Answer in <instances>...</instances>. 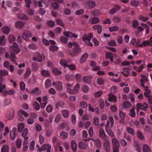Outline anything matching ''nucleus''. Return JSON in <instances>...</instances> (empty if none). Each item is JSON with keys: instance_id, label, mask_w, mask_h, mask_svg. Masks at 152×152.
Segmentation results:
<instances>
[{"instance_id": "f257e3e1", "label": "nucleus", "mask_w": 152, "mask_h": 152, "mask_svg": "<svg viewBox=\"0 0 152 152\" xmlns=\"http://www.w3.org/2000/svg\"><path fill=\"white\" fill-rule=\"evenodd\" d=\"M10 51L11 53L10 57L11 61L15 63V56L14 54H17L19 53L20 52V49L19 48L18 45L16 43H14L12 45L10 46Z\"/></svg>"}, {"instance_id": "f03ea898", "label": "nucleus", "mask_w": 152, "mask_h": 152, "mask_svg": "<svg viewBox=\"0 0 152 152\" xmlns=\"http://www.w3.org/2000/svg\"><path fill=\"white\" fill-rule=\"evenodd\" d=\"M93 36V34L91 33L85 35L83 37L82 40L86 44L90 46H92L93 44L90 41Z\"/></svg>"}, {"instance_id": "7ed1b4c3", "label": "nucleus", "mask_w": 152, "mask_h": 152, "mask_svg": "<svg viewBox=\"0 0 152 152\" xmlns=\"http://www.w3.org/2000/svg\"><path fill=\"white\" fill-rule=\"evenodd\" d=\"M73 45L75 48H73L72 52H70L69 54L72 56H74L76 54L81 52V49L78 46V44L76 42H73Z\"/></svg>"}, {"instance_id": "20e7f679", "label": "nucleus", "mask_w": 152, "mask_h": 152, "mask_svg": "<svg viewBox=\"0 0 152 152\" xmlns=\"http://www.w3.org/2000/svg\"><path fill=\"white\" fill-rule=\"evenodd\" d=\"M110 121H108L106 126V130L107 133H111L112 132L110 130V128L112 127L114 124V119L113 117L110 116L109 118Z\"/></svg>"}, {"instance_id": "39448f33", "label": "nucleus", "mask_w": 152, "mask_h": 152, "mask_svg": "<svg viewBox=\"0 0 152 152\" xmlns=\"http://www.w3.org/2000/svg\"><path fill=\"white\" fill-rule=\"evenodd\" d=\"M22 136L25 139L23 143V151H26L28 148V142L27 140L28 139L29 137L27 136V134H21Z\"/></svg>"}, {"instance_id": "423d86ee", "label": "nucleus", "mask_w": 152, "mask_h": 152, "mask_svg": "<svg viewBox=\"0 0 152 152\" xmlns=\"http://www.w3.org/2000/svg\"><path fill=\"white\" fill-rule=\"evenodd\" d=\"M141 77L142 78L140 79V82L141 83V86L143 88H145L146 90L148 87L146 85V83L148 82V79L146 76L144 75H142Z\"/></svg>"}, {"instance_id": "0eeeda50", "label": "nucleus", "mask_w": 152, "mask_h": 152, "mask_svg": "<svg viewBox=\"0 0 152 152\" xmlns=\"http://www.w3.org/2000/svg\"><path fill=\"white\" fill-rule=\"evenodd\" d=\"M112 142L113 145V152H119L118 148L119 144L118 140L116 139L113 138Z\"/></svg>"}, {"instance_id": "6e6552de", "label": "nucleus", "mask_w": 152, "mask_h": 152, "mask_svg": "<svg viewBox=\"0 0 152 152\" xmlns=\"http://www.w3.org/2000/svg\"><path fill=\"white\" fill-rule=\"evenodd\" d=\"M121 7L119 5H115L110 10V13L111 14H114L120 10Z\"/></svg>"}, {"instance_id": "1a4fd4ad", "label": "nucleus", "mask_w": 152, "mask_h": 152, "mask_svg": "<svg viewBox=\"0 0 152 152\" xmlns=\"http://www.w3.org/2000/svg\"><path fill=\"white\" fill-rule=\"evenodd\" d=\"M109 97L108 99L110 102H114L117 101V97L111 93L108 94Z\"/></svg>"}, {"instance_id": "9d476101", "label": "nucleus", "mask_w": 152, "mask_h": 152, "mask_svg": "<svg viewBox=\"0 0 152 152\" xmlns=\"http://www.w3.org/2000/svg\"><path fill=\"white\" fill-rule=\"evenodd\" d=\"M110 146V142L107 139L105 140L104 142V147L107 152H109Z\"/></svg>"}, {"instance_id": "9b49d317", "label": "nucleus", "mask_w": 152, "mask_h": 152, "mask_svg": "<svg viewBox=\"0 0 152 152\" xmlns=\"http://www.w3.org/2000/svg\"><path fill=\"white\" fill-rule=\"evenodd\" d=\"M32 35L31 32L27 31L23 33L22 34V36L24 39L26 40H27L28 38L32 37Z\"/></svg>"}, {"instance_id": "f8f14e48", "label": "nucleus", "mask_w": 152, "mask_h": 152, "mask_svg": "<svg viewBox=\"0 0 152 152\" xmlns=\"http://www.w3.org/2000/svg\"><path fill=\"white\" fill-rule=\"evenodd\" d=\"M15 93V91L14 89H11L9 90H5L3 92V94L6 96L7 95H14Z\"/></svg>"}, {"instance_id": "ddd939ff", "label": "nucleus", "mask_w": 152, "mask_h": 152, "mask_svg": "<svg viewBox=\"0 0 152 152\" xmlns=\"http://www.w3.org/2000/svg\"><path fill=\"white\" fill-rule=\"evenodd\" d=\"M95 4V2L93 1H88L86 3V7L88 8L89 9L94 7Z\"/></svg>"}, {"instance_id": "4468645a", "label": "nucleus", "mask_w": 152, "mask_h": 152, "mask_svg": "<svg viewBox=\"0 0 152 152\" xmlns=\"http://www.w3.org/2000/svg\"><path fill=\"white\" fill-rule=\"evenodd\" d=\"M92 78V76H85L83 77V81L86 83L90 84L91 83V80Z\"/></svg>"}, {"instance_id": "2eb2a0df", "label": "nucleus", "mask_w": 152, "mask_h": 152, "mask_svg": "<svg viewBox=\"0 0 152 152\" xmlns=\"http://www.w3.org/2000/svg\"><path fill=\"white\" fill-rule=\"evenodd\" d=\"M63 34L65 36L68 37H73L76 38L77 37V35L73 34L72 33L69 31H64L63 32Z\"/></svg>"}, {"instance_id": "dca6fc26", "label": "nucleus", "mask_w": 152, "mask_h": 152, "mask_svg": "<svg viewBox=\"0 0 152 152\" xmlns=\"http://www.w3.org/2000/svg\"><path fill=\"white\" fill-rule=\"evenodd\" d=\"M48 98L46 96H44L42 98L43 102L40 103L42 108H44L48 103Z\"/></svg>"}, {"instance_id": "f3484780", "label": "nucleus", "mask_w": 152, "mask_h": 152, "mask_svg": "<svg viewBox=\"0 0 152 152\" xmlns=\"http://www.w3.org/2000/svg\"><path fill=\"white\" fill-rule=\"evenodd\" d=\"M24 25V23L22 21H18L16 22L15 24V26L18 28H22Z\"/></svg>"}, {"instance_id": "a211bd4d", "label": "nucleus", "mask_w": 152, "mask_h": 152, "mask_svg": "<svg viewBox=\"0 0 152 152\" xmlns=\"http://www.w3.org/2000/svg\"><path fill=\"white\" fill-rule=\"evenodd\" d=\"M2 32L5 34H8L10 31V28L7 26H4L2 28Z\"/></svg>"}, {"instance_id": "6ab92c4d", "label": "nucleus", "mask_w": 152, "mask_h": 152, "mask_svg": "<svg viewBox=\"0 0 152 152\" xmlns=\"http://www.w3.org/2000/svg\"><path fill=\"white\" fill-rule=\"evenodd\" d=\"M41 91L39 90V88L37 87L34 89L30 91V93L31 94H36L39 95L41 94Z\"/></svg>"}, {"instance_id": "aec40b11", "label": "nucleus", "mask_w": 152, "mask_h": 152, "mask_svg": "<svg viewBox=\"0 0 152 152\" xmlns=\"http://www.w3.org/2000/svg\"><path fill=\"white\" fill-rule=\"evenodd\" d=\"M35 56L37 58V61L39 62H42L43 59V57L38 52H36L35 54Z\"/></svg>"}, {"instance_id": "412c9836", "label": "nucleus", "mask_w": 152, "mask_h": 152, "mask_svg": "<svg viewBox=\"0 0 152 152\" xmlns=\"http://www.w3.org/2000/svg\"><path fill=\"white\" fill-rule=\"evenodd\" d=\"M132 106V104L129 102L126 101L123 103V107L124 109H128L131 108Z\"/></svg>"}, {"instance_id": "4be33fe9", "label": "nucleus", "mask_w": 152, "mask_h": 152, "mask_svg": "<svg viewBox=\"0 0 152 152\" xmlns=\"http://www.w3.org/2000/svg\"><path fill=\"white\" fill-rule=\"evenodd\" d=\"M71 147L74 152H76L77 147L76 142L74 140H72L71 143Z\"/></svg>"}, {"instance_id": "5701e85b", "label": "nucleus", "mask_w": 152, "mask_h": 152, "mask_svg": "<svg viewBox=\"0 0 152 152\" xmlns=\"http://www.w3.org/2000/svg\"><path fill=\"white\" fill-rule=\"evenodd\" d=\"M18 17L21 20H28V16L24 14L20 13L19 14Z\"/></svg>"}, {"instance_id": "b1692460", "label": "nucleus", "mask_w": 152, "mask_h": 152, "mask_svg": "<svg viewBox=\"0 0 152 152\" xmlns=\"http://www.w3.org/2000/svg\"><path fill=\"white\" fill-rule=\"evenodd\" d=\"M62 115L65 118H67L69 117V110H64L61 111Z\"/></svg>"}, {"instance_id": "393cba45", "label": "nucleus", "mask_w": 152, "mask_h": 152, "mask_svg": "<svg viewBox=\"0 0 152 152\" xmlns=\"http://www.w3.org/2000/svg\"><path fill=\"white\" fill-rule=\"evenodd\" d=\"M64 105V103L63 101H60L56 103V109L62 107Z\"/></svg>"}, {"instance_id": "a878e982", "label": "nucleus", "mask_w": 152, "mask_h": 152, "mask_svg": "<svg viewBox=\"0 0 152 152\" xmlns=\"http://www.w3.org/2000/svg\"><path fill=\"white\" fill-rule=\"evenodd\" d=\"M136 109H137V112H138L140 110H144V111H146V110L143 108L142 107V104L140 103H138L136 104Z\"/></svg>"}, {"instance_id": "bb28decb", "label": "nucleus", "mask_w": 152, "mask_h": 152, "mask_svg": "<svg viewBox=\"0 0 152 152\" xmlns=\"http://www.w3.org/2000/svg\"><path fill=\"white\" fill-rule=\"evenodd\" d=\"M88 57V54L86 53L84 54L81 58L80 61L81 63H83L85 61Z\"/></svg>"}, {"instance_id": "cd10ccee", "label": "nucleus", "mask_w": 152, "mask_h": 152, "mask_svg": "<svg viewBox=\"0 0 152 152\" xmlns=\"http://www.w3.org/2000/svg\"><path fill=\"white\" fill-rule=\"evenodd\" d=\"M68 62L65 59H62L60 60L59 62L60 64L62 66H64V68H65L67 66L68 63Z\"/></svg>"}, {"instance_id": "c85d7f7f", "label": "nucleus", "mask_w": 152, "mask_h": 152, "mask_svg": "<svg viewBox=\"0 0 152 152\" xmlns=\"http://www.w3.org/2000/svg\"><path fill=\"white\" fill-rule=\"evenodd\" d=\"M18 114L20 116L23 115L25 117H27L28 116V113L22 110H19L18 112Z\"/></svg>"}, {"instance_id": "c756f323", "label": "nucleus", "mask_w": 152, "mask_h": 152, "mask_svg": "<svg viewBox=\"0 0 152 152\" xmlns=\"http://www.w3.org/2000/svg\"><path fill=\"white\" fill-rule=\"evenodd\" d=\"M25 127V125L23 123H20L18 125V129L19 132L21 133L23 132V129Z\"/></svg>"}, {"instance_id": "7c9ffc66", "label": "nucleus", "mask_w": 152, "mask_h": 152, "mask_svg": "<svg viewBox=\"0 0 152 152\" xmlns=\"http://www.w3.org/2000/svg\"><path fill=\"white\" fill-rule=\"evenodd\" d=\"M79 146L81 149H86L88 146L87 145L83 142H80L79 144Z\"/></svg>"}, {"instance_id": "2f4dec72", "label": "nucleus", "mask_w": 152, "mask_h": 152, "mask_svg": "<svg viewBox=\"0 0 152 152\" xmlns=\"http://www.w3.org/2000/svg\"><path fill=\"white\" fill-rule=\"evenodd\" d=\"M129 115L131 117H134L136 116V113L135 111V108L133 107L130 111Z\"/></svg>"}, {"instance_id": "473e14b6", "label": "nucleus", "mask_w": 152, "mask_h": 152, "mask_svg": "<svg viewBox=\"0 0 152 152\" xmlns=\"http://www.w3.org/2000/svg\"><path fill=\"white\" fill-rule=\"evenodd\" d=\"M56 88L57 90L61 91L62 88V84L61 82L60 81L56 83Z\"/></svg>"}, {"instance_id": "72a5a7b5", "label": "nucleus", "mask_w": 152, "mask_h": 152, "mask_svg": "<svg viewBox=\"0 0 152 152\" xmlns=\"http://www.w3.org/2000/svg\"><path fill=\"white\" fill-rule=\"evenodd\" d=\"M131 4L133 6L137 7L140 5V2L136 0H133L131 1Z\"/></svg>"}, {"instance_id": "f704fd0d", "label": "nucleus", "mask_w": 152, "mask_h": 152, "mask_svg": "<svg viewBox=\"0 0 152 152\" xmlns=\"http://www.w3.org/2000/svg\"><path fill=\"white\" fill-rule=\"evenodd\" d=\"M31 72V70L30 69L28 68L26 70V72L24 75V78L27 79L29 77Z\"/></svg>"}, {"instance_id": "c9c22d12", "label": "nucleus", "mask_w": 152, "mask_h": 152, "mask_svg": "<svg viewBox=\"0 0 152 152\" xmlns=\"http://www.w3.org/2000/svg\"><path fill=\"white\" fill-rule=\"evenodd\" d=\"M143 88V89L145 91L144 93L145 95L147 97H151L150 94L151 92V91L150 90L148 89V88H147L146 90L145 89V88Z\"/></svg>"}, {"instance_id": "e433bc0d", "label": "nucleus", "mask_w": 152, "mask_h": 152, "mask_svg": "<svg viewBox=\"0 0 152 152\" xmlns=\"http://www.w3.org/2000/svg\"><path fill=\"white\" fill-rule=\"evenodd\" d=\"M41 74L44 77H48L50 76V73L48 71L43 70L41 72Z\"/></svg>"}, {"instance_id": "4c0bfd02", "label": "nucleus", "mask_w": 152, "mask_h": 152, "mask_svg": "<svg viewBox=\"0 0 152 152\" xmlns=\"http://www.w3.org/2000/svg\"><path fill=\"white\" fill-rule=\"evenodd\" d=\"M99 102L100 108L101 109H103L105 105L103 100L102 99H100L99 100Z\"/></svg>"}, {"instance_id": "58836bf2", "label": "nucleus", "mask_w": 152, "mask_h": 152, "mask_svg": "<svg viewBox=\"0 0 152 152\" xmlns=\"http://www.w3.org/2000/svg\"><path fill=\"white\" fill-rule=\"evenodd\" d=\"M109 31L111 32L115 31H118L119 28L118 26H114L109 27Z\"/></svg>"}, {"instance_id": "ea45409f", "label": "nucleus", "mask_w": 152, "mask_h": 152, "mask_svg": "<svg viewBox=\"0 0 152 152\" xmlns=\"http://www.w3.org/2000/svg\"><path fill=\"white\" fill-rule=\"evenodd\" d=\"M143 149L144 152H151L150 148L146 144L143 145Z\"/></svg>"}, {"instance_id": "a19ab883", "label": "nucleus", "mask_w": 152, "mask_h": 152, "mask_svg": "<svg viewBox=\"0 0 152 152\" xmlns=\"http://www.w3.org/2000/svg\"><path fill=\"white\" fill-rule=\"evenodd\" d=\"M45 87L46 88H48L51 85V80L49 79H47L45 82Z\"/></svg>"}, {"instance_id": "79ce46f5", "label": "nucleus", "mask_w": 152, "mask_h": 152, "mask_svg": "<svg viewBox=\"0 0 152 152\" xmlns=\"http://www.w3.org/2000/svg\"><path fill=\"white\" fill-rule=\"evenodd\" d=\"M9 149L8 145H4L1 148V152H8Z\"/></svg>"}, {"instance_id": "37998d69", "label": "nucleus", "mask_w": 152, "mask_h": 152, "mask_svg": "<svg viewBox=\"0 0 152 152\" xmlns=\"http://www.w3.org/2000/svg\"><path fill=\"white\" fill-rule=\"evenodd\" d=\"M102 93L103 92L102 91L95 92L94 93V96L96 98H98L102 95Z\"/></svg>"}, {"instance_id": "c03bdc74", "label": "nucleus", "mask_w": 152, "mask_h": 152, "mask_svg": "<svg viewBox=\"0 0 152 152\" xmlns=\"http://www.w3.org/2000/svg\"><path fill=\"white\" fill-rule=\"evenodd\" d=\"M33 106L36 110H39L40 108L39 104L36 102H34L33 103Z\"/></svg>"}, {"instance_id": "a18cd8bd", "label": "nucleus", "mask_w": 152, "mask_h": 152, "mask_svg": "<svg viewBox=\"0 0 152 152\" xmlns=\"http://www.w3.org/2000/svg\"><path fill=\"white\" fill-rule=\"evenodd\" d=\"M148 45H150L149 42L148 41H145L141 43V45L140 46V47L143 48Z\"/></svg>"}, {"instance_id": "49530a36", "label": "nucleus", "mask_w": 152, "mask_h": 152, "mask_svg": "<svg viewBox=\"0 0 152 152\" xmlns=\"http://www.w3.org/2000/svg\"><path fill=\"white\" fill-rule=\"evenodd\" d=\"M28 47L30 49L33 50H36L38 48L37 46L36 45L34 44H29L28 45Z\"/></svg>"}, {"instance_id": "de8ad7c7", "label": "nucleus", "mask_w": 152, "mask_h": 152, "mask_svg": "<svg viewBox=\"0 0 152 152\" xmlns=\"http://www.w3.org/2000/svg\"><path fill=\"white\" fill-rule=\"evenodd\" d=\"M138 19L140 20L145 22L148 20V18L147 17L144 16L143 15H141L139 17Z\"/></svg>"}, {"instance_id": "09e8293b", "label": "nucleus", "mask_w": 152, "mask_h": 152, "mask_svg": "<svg viewBox=\"0 0 152 152\" xmlns=\"http://www.w3.org/2000/svg\"><path fill=\"white\" fill-rule=\"evenodd\" d=\"M42 148L44 150H49L51 148V146L48 144H44L42 145Z\"/></svg>"}, {"instance_id": "8fccbe9b", "label": "nucleus", "mask_w": 152, "mask_h": 152, "mask_svg": "<svg viewBox=\"0 0 152 152\" xmlns=\"http://www.w3.org/2000/svg\"><path fill=\"white\" fill-rule=\"evenodd\" d=\"M71 6L72 8L74 9H78L79 7V4L76 1L72 3Z\"/></svg>"}, {"instance_id": "3c124183", "label": "nucleus", "mask_w": 152, "mask_h": 152, "mask_svg": "<svg viewBox=\"0 0 152 152\" xmlns=\"http://www.w3.org/2000/svg\"><path fill=\"white\" fill-rule=\"evenodd\" d=\"M61 115L60 114H57L55 117L54 121L57 123L58 122L61 118Z\"/></svg>"}, {"instance_id": "603ef678", "label": "nucleus", "mask_w": 152, "mask_h": 152, "mask_svg": "<svg viewBox=\"0 0 152 152\" xmlns=\"http://www.w3.org/2000/svg\"><path fill=\"white\" fill-rule=\"evenodd\" d=\"M22 141L20 139H18L16 141V146L18 148H20L21 145Z\"/></svg>"}, {"instance_id": "864d4df0", "label": "nucleus", "mask_w": 152, "mask_h": 152, "mask_svg": "<svg viewBox=\"0 0 152 152\" xmlns=\"http://www.w3.org/2000/svg\"><path fill=\"white\" fill-rule=\"evenodd\" d=\"M14 116V112H12V113L8 114L7 116V117L9 120H11L13 119Z\"/></svg>"}, {"instance_id": "5fc2aeb1", "label": "nucleus", "mask_w": 152, "mask_h": 152, "mask_svg": "<svg viewBox=\"0 0 152 152\" xmlns=\"http://www.w3.org/2000/svg\"><path fill=\"white\" fill-rule=\"evenodd\" d=\"M80 85L79 84H76L73 90L75 94L77 93L79 90Z\"/></svg>"}, {"instance_id": "6e6d98bb", "label": "nucleus", "mask_w": 152, "mask_h": 152, "mask_svg": "<svg viewBox=\"0 0 152 152\" xmlns=\"http://www.w3.org/2000/svg\"><path fill=\"white\" fill-rule=\"evenodd\" d=\"M108 44L110 46H114L116 45L117 43L115 40H112L108 43Z\"/></svg>"}, {"instance_id": "4d7b16f0", "label": "nucleus", "mask_w": 152, "mask_h": 152, "mask_svg": "<svg viewBox=\"0 0 152 152\" xmlns=\"http://www.w3.org/2000/svg\"><path fill=\"white\" fill-rule=\"evenodd\" d=\"M80 105L81 107L83 108H86L87 107V103L84 101L80 102Z\"/></svg>"}, {"instance_id": "13d9d810", "label": "nucleus", "mask_w": 152, "mask_h": 152, "mask_svg": "<svg viewBox=\"0 0 152 152\" xmlns=\"http://www.w3.org/2000/svg\"><path fill=\"white\" fill-rule=\"evenodd\" d=\"M66 67H67L69 69L72 70H74L76 69L75 66L73 64L67 65Z\"/></svg>"}, {"instance_id": "bf43d9fd", "label": "nucleus", "mask_w": 152, "mask_h": 152, "mask_svg": "<svg viewBox=\"0 0 152 152\" xmlns=\"http://www.w3.org/2000/svg\"><path fill=\"white\" fill-rule=\"evenodd\" d=\"M0 75L2 76H7L8 75V72L5 70H0Z\"/></svg>"}, {"instance_id": "052dcab7", "label": "nucleus", "mask_w": 152, "mask_h": 152, "mask_svg": "<svg viewBox=\"0 0 152 152\" xmlns=\"http://www.w3.org/2000/svg\"><path fill=\"white\" fill-rule=\"evenodd\" d=\"M82 91L85 93H87L89 91V88L86 85H83L82 87Z\"/></svg>"}, {"instance_id": "680f3d73", "label": "nucleus", "mask_w": 152, "mask_h": 152, "mask_svg": "<svg viewBox=\"0 0 152 152\" xmlns=\"http://www.w3.org/2000/svg\"><path fill=\"white\" fill-rule=\"evenodd\" d=\"M113 20L115 23H119L121 21V18L118 17H114L113 18Z\"/></svg>"}, {"instance_id": "e2e57ef3", "label": "nucleus", "mask_w": 152, "mask_h": 152, "mask_svg": "<svg viewBox=\"0 0 152 152\" xmlns=\"http://www.w3.org/2000/svg\"><path fill=\"white\" fill-rule=\"evenodd\" d=\"M53 72L56 75H58L61 74V72L58 69L56 68H54L53 69Z\"/></svg>"}, {"instance_id": "0e129e2a", "label": "nucleus", "mask_w": 152, "mask_h": 152, "mask_svg": "<svg viewBox=\"0 0 152 152\" xmlns=\"http://www.w3.org/2000/svg\"><path fill=\"white\" fill-rule=\"evenodd\" d=\"M97 83L99 85L103 84L104 82V80L101 78H98L97 80Z\"/></svg>"}, {"instance_id": "69168bd1", "label": "nucleus", "mask_w": 152, "mask_h": 152, "mask_svg": "<svg viewBox=\"0 0 152 152\" xmlns=\"http://www.w3.org/2000/svg\"><path fill=\"white\" fill-rule=\"evenodd\" d=\"M111 111L114 113H115L117 111V108L115 105H112L110 107Z\"/></svg>"}, {"instance_id": "338daca9", "label": "nucleus", "mask_w": 152, "mask_h": 152, "mask_svg": "<svg viewBox=\"0 0 152 152\" xmlns=\"http://www.w3.org/2000/svg\"><path fill=\"white\" fill-rule=\"evenodd\" d=\"M99 19L97 18H93L91 20V23L93 24H95L99 22Z\"/></svg>"}, {"instance_id": "774afa93", "label": "nucleus", "mask_w": 152, "mask_h": 152, "mask_svg": "<svg viewBox=\"0 0 152 152\" xmlns=\"http://www.w3.org/2000/svg\"><path fill=\"white\" fill-rule=\"evenodd\" d=\"M8 39L10 42H12L15 40V38L12 35H10L8 37Z\"/></svg>"}]
</instances>
